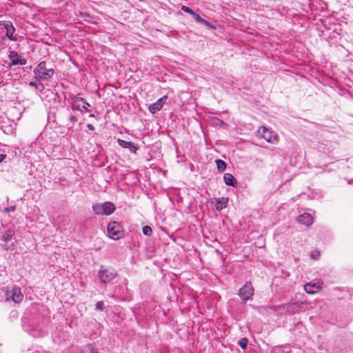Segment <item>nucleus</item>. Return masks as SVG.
<instances>
[{"mask_svg": "<svg viewBox=\"0 0 353 353\" xmlns=\"http://www.w3.org/2000/svg\"><path fill=\"white\" fill-rule=\"evenodd\" d=\"M3 292L6 299L8 301L10 300L15 303L21 302L23 299V295L21 293L19 287L16 285L8 286L1 289Z\"/></svg>", "mask_w": 353, "mask_h": 353, "instance_id": "f03ea898", "label": "nucleus"}, {"mask_svg": "<svg viewBox=\"0 0 353 353\" xmlns=\"http://www.w3.org/2000/svg\"><path fill=\"white\" fill-rule=\"evenodd\" d=\"M196 12L192 10V13L190 14V15H192V17H194L195 15H196Z\"/></svg>", "mask_w": 353, "mask_h": 353, "instance_id": "c9c22d12", "label": "nucleus"}, {"mask_svg": "<svg viewBox=\"0 0 353 353\" xmlns=\"http://www.w3.org/2000/svg\"><path fill=\"white\" fill-rule=\"evenodd\" d=\"M12 236H13V233L12 232V231L7 230L3 234L1 239L4 243H7L11 240V239L12 238Z\"/></svg>", "mask_w": 353, "mask_h": 353, "instance_id": "aec40b11", "label": "nucleus"}, {"mask_svg": "<svg viewBox=\"0 0 353 353\" xmlns=\"http://www.w3.org/2000/svg\"><path fill=\"white\" fill-rule=\"evenodd\" d=\"M68 119L72 123H75L77 121V117L74 115L70 114L68 117Z\"/></svg>", "mask_w": 353, "mask_h": 353, "instance_id": "c756f323", "label": "nucleus"}, {"mask_svg": "<svg viewBox=\"0 0 353 353\" xmlns=\"http://www.w3.org/2000/svg\"><path fill=\"white\" fill-rule=\"evenodd\" d=\"M117 276V271L110 267L101 265L98 272V278L101 283L105 284L112 281Z\"/></svg>", "mask_w": 353, "mask_h": 353, "instance_id": "20e7f679", "label": "nucleus"}, {"mask_svg": "<svg viewBox=\"0 0 353 353\" xmlns=\"http://www.w3.org/2000/svg\"><path fill=\"white\" fill-rule=\"evenodd\" d=\"M4 28L6 30V36L8 37V39L10 41H17V39L16 37L14 36V33L15 32V28L13 26L12 22L10 21H6L4 23Z\"/></svg>", "mask_w": 353, "mask_h": 353, "instance_id": "ddd939ff", "label": "nucleus"}, {"mask_svg": "<svg viewBox=\"0 0 353 353\" xmlns=\"http://www.w3.org/2000/svg\"><path fill=\"white\" fill-rule=\"evenodd\" d=\"M248 343V340L246 337L241 338L238 341V345L243 350L246 349Z\"/></svg>", "mask_w": 353, "mask_h": 353, "instance_id": "4be33fe9", "label": "nucleus"}, {"mask_svg": "<svg viewBox=\"0 0 353 353\" xmlns=\"http://www.w3.org/2000/svg\"><path fill=\"white\" fill-rule=\"evenodd\" d=\"M168 97L165 95L161 97L155 103H153L149 105V111L152 114H155L156 112L160 111L163 108V106L165 103Z\"/></svg>", "mask_w": 353, "mask_h": 353, "instance_id": "9b49d317", "label": "nucleus"}, {"mask_svg": "<svg viewBox=\"0 0 353 353\" xmlns=\"http://www.w3.org/2000/svg\"><path fill=\"white\" fill-rule=\"evenodd\" d=\"M194 19V20L197 22V23H200L201 19L203 18L201 17V16L198 14H196V15L193 17Z\"/></svg>", "mask_w": 353, "mask_h": 353, "instance_id": "7c9ffc66", "label": "nucleus"}, {"mask_svg": "<svg viewBox=\"0 0 353 353\" xmlns=\"http://www.w3.org/2000/svg\"><path fill=\"white\" fill-rule=\"evenodd\" d=\"M228 203V198L221 197L216 199L215 209L218 211L222 210L227 207Z\"/></svg>", "mask_w": 353, "mask_h": 353, "instance_id": "2eb2a0df", "label": "nucleus"}, {"mask_svg": "<svg viewBox=\"0 0 353 353\" xmlns=\"http://www.w3.org/2000/svg\"><path fill=\"white\" fill-rule=\"evenodd\" d=\"M48 319L39 312L38 306L28 308L21 319V326L24 332L33 337H41L47 334Z\"/></svg>", "mask_w": 353, "mask_h": 353, "instance_id": "f257e3e1", "label": "nucleus"}, {"mask_svg": "<svg viewBox=\"0 0 353 353\" xmlns=\"http://www.w3.org/2000/svg\"><path fill=\"white\" fill-rule=\"evenodd\" d=\"M297 221L305 225H310L313 222V218L309 213H303L297 217Z\"/></svg>", "mask_w": 353, "mask_h": 353, "instance_id": "4468645a", "label": "nucleus"}, {"mask_svg": "<svg viewBox=\"0 0 353 353\" xmlns=\"http://www.w3.org/2000/svg\"><path fill=\"white\" fill-rule=\"evenodd\" d=\"M6 157V154H0V163L2 162Z\"/></svg>", "mask_w": 353, "mask_h": 353, "instance_id": "72a5a7b5", "label": "nucleus"}, {"mask_svg": "<svg viewBox=\"0 0 353 353\" xmlns=\"http://www.w3.org/2000/svg\"><path fill=\"white\" fill-rule=\"evenodd\" d=\"M8 58L11 61V65H24L27 62L26 59L21 58L19 53L14 50L10 51Z\"/></svg>", "mask_w": 353, "mask_h": 353, "instance_id": "9d476101", "label": "nucleus"}, {"mask_svg": "<svg viewBox=\"0 0 353 353\" xmlns=\"http://www.w3.org/2000/svg\"><path fill=\"white\" fill-rule=\"evenodd\" d=\"M87 128H88L89 130H94V125H93L92 124H91V123H88V124L87 125Z\"/></svg>", "mask_w": 353, "mask_h": 353, "instance_id": "473e14b6", "label": "nucleus"}, {"mask_svg": "<svg viewBox=\"0 0 353 353\" xmlns=\"http://www.w3.org/2000/svg\"><path fill=\"white\" fill-rule=\"evenodd\" d=\"M253 293L254 289L251 282L247 281L245 285L239 289L238 294L243 301H246L251 299Z\"/></svg>", "mask_w": 353, "mask_h": 353, "instance_id": "0eeeda50", "label": "nucleus"}, {"mask_svg": "<svg viewBox=\"0 0 353 353\" xmlns=\"http://www.w3.org/2000/svg\"><path fill=\"white\" fill-rule=\"evenodd\" d=\"M117 143L121 148L128 149L131 153L135 154L137 150H139V146L132 141H127L121 139H118Z\"/></svg>", "mask_w": 353, "mask_h": 353, "instance_id": "f8f14e48", "label": "nucleus"}, {"mask_svg": "<svg viewBox=\"0 0 353 353\" xmlns=\"http://www.w3.org/2000/svg\"><path fill=\"white\" fill-rule=\"evenodd\" d=\"M67 337V334L65 332L59 333L57 336L55 335V333L52 334V339L54 343L60 344L63 341H65Z\"/></svg>", "mask_w": 353, "mask_h": 353, "instance_id": "6ab92c4d", "label": "nucleus"}, {"mask_svg": "<svg viewBox=\"0 0 353 353\" xmlns=\"http://www.w3.org/2000/svg\"><path fill=\"white\" fill-rule=\"evenodd\" d=\"M15 210H16V205H11V206L5 208L4 212H14Z\"/></svg>", "mask_w": 353, "mask_h": 353, "instance_id": "bb28decb", "label": "nucleus"}, {"mask_svg": "<svg viewBox=\"0 0 353 353\" xmlns=\"http://www.w3.org/2000/svg\"><path fill=\"white\" fill-rule=\"evenodd\" d=\"M216 164L217 169L221 172L224 171L226 168V163L221 159H216Z\"/></svg>", "mask_w": 353, "mask_h": 353, "instance_id": "412c9836", "label": "nucleus"}, {"mask_svg": "<svg viewBox=\"0 0 353 353\" xmlns=\"http://www.w3.org/2000/svg\"><path fill=\"white\" fill-rule=\"evenodd\" d=\"M92 208L97 215H110L116 209L114 203L108 201L103 203H94L92 205Z\"/></svg>", "mask_w": 353, "mask_h": 353, "instance_id": "423d86ee", "label": "nucleus"}, {"mask_svg": "<svg viewBox=\"0 0 353 353\" xmlns=\"http://www.w3.org/2000/svg\"><path fill=\"white\" fill-rule=\"evenodd\" d=\"M10 317L16 319L17 317V312L16 310H12L10 314Z\"/></svg>", "mask_w": 353, "mask_h": 353, "instance_id": "2f4dec72", "label": "nucleus"}, {"mask_svg": "<svg viewBox=\"0 0 353 353\" xmlns=\"http://www.w3.org/2000/svg\"><path fill=\"white\" fill-rule=\"evenodd\" d=\"M81 15H83V14H84V15H88V14H86V13H84V14L81 13Z\"/></svg>", "mask_w": 353, "mask_h": 353, "instance_id": "e433bc0d", "label": "nucleus"}, {"mask_svg": "<svg viewBox=\"0 0 353 353\" xmlns=\"http://www.w3.org/2000/svg\"><path fill=\"white\" fill-rule=\"evenodd\" d=\"M108 236L113 240H119L124 236V230L121 224L117 221H112L108 225Z\"/></svg>", "mask_w": 353, "mask_h": 353, "instance_id": "39448f33", "label": "nucleus"}, {"mask_svg": "<svg viewBox=\"0 0 353 353\" xmlns=\"http://www.w3.org/2000/svg\"><path fill=\"white\" fill-rule=\"evenodd\" d=\"M216 124L219 123L220 125H225V123H224V121H223L222 120H220L219 119H216Z\"/></svg>", "mask_w": 353, "mask_h": 353, "instance_id": "f704fd0d", "label": "nucleus"}, {"mask_svg": "<svg viewBox=\"0 0 353 353\" xmlns=\"http://www.w3.org/2000/svg\"><path fill=\"white\" fill-rule=\"evenodd\" d=\"M29 85L30 86L34 87L39 92H41L44 89V85L41 83H39V84H37L33 81H31V82H30Z\"/></svg>", "mask_w": 353, "mask_h": 353, "instance_id": "b1692460", "label": "nucleus"}, {"mask_svg": "<svg viewBox=\"0 0 353 353\" xmlns=\"http://www.w3.org/2000/svg\"><path fill=\"white\" fill-rule=\"evenodd\" d=\"M304 290L306 293L310 294H314L317 293L320 290V286L316 284L307 283L304 286Z\"/></svg>", "mask_w": 353, "mask_h": 353, "instance_id": "dca6fc26", "label": "nucleus"}, {"mask_svg": "<svg viewBox=\"0 0 353 353\" xmlns=\"http://www.w3.org/2000/svg\"><path fill=\"white\" fill-rule=\"evenodd\" d=\"M79 353H99L98 350L91 344H86L79 350Z\"/></svg>", "mask_w": 353, "mask_h": 353, "instance_id": "a211bd4d", "label": "nucleus"}, {"mask_svg": "<svg viewBox=\"0 0 353 353\" xmlns=\"http://www.w3.org/2000/svg\"><path fill=\"white\" fill-rule=\"evenodd\" d=\"M34 74L38 79L48 80L54 75V70L52 68H48L46 61H41L34 68Z\"/></svg>", "mask_w": 353, "mask_h": 353, "instance_id": "7ed1b4c3", "label": "nucleus"}, {"mask_svg": "<svg viewBox=\"0 0 353 353\" xmlns=\"http://www.w3.org/2000/svg\"><path fill=\"white\" fill-rule=\"evenodd\" d=\"M181 10L188 14H191L192 12V10L187 6H183L181 8Z\"/></svg>", "mask_w": 353, "mask_h": 353, "instance_id": "cd10ccee", "label": "nucleus"}, {"mask_svg": "<svg viewBox=\"0 0 353 353\" xmlns=\"http://www.w3.org/2000/svg\"><path fill=\"white\" fill-rule=\"evenodd\" d=\"M95 309L97 311H103L104 309V303L103 301H99L95 304Z\"/></svg>", "mask_w": 353, "mask_h": 353, "instance_id": "a878e982", "label": "nucleus"}, {"mask_svg": "<svg viewBox=\"0 0 353 353\" xmlns=\"http://www.w3.org/2000/svg\"><path fill=\"white\" fill-rule=\"evenodd\" d=\"M199 23L204 25L205 26L208 27L209 29H211V30L216 29L215 26H214L213 24H212L211 23H210L209 21H206L204 19H202Z\"/></svg>", "mask_w": 353, "mask_h": 353, "instance_id": "393cba45", "label": "nucleus"}, {"mask_svg": "<svg viewBox=\"0 0 353 353\" xmlns=\"http://www.w3.org/2000/svg\"><path fill=\"white\" fill-rule=\"evenodd\" d=\"M223 180L226 185L234 187L236 184V180L232 174L225 173L223 176Z\"/></svg>", "mask_w": 353, "mask_h": 353, "instance_id": "f3484780", "label": "nucleus"}, {"mask_svg": "<svg viewBox=\"0 0 353 353\" xmlns=\"http://www.w3.org/2000/svg\"><path fill=\"white\" fill-rule=\"evenodd\" d=\"M258 133L260 137L263 138L267 142L274 143L277 138L276 134H273L272 132L268 130L266 127L262 126L259 130Z\"/></svg>", "mask_w": 353, "mask_h": 353, "instance_id": "1a4fd4ad", "label": "nucleus"}, {"mask_svg": "<svg viewBox=\"0 0 353 353\" xmlns=\"http://www.w3.org/2000/svg\"><path fill=\"white\" fill-rule=\"evenodd\" d=\"M90 105L85 101L82 97H74L71 102V108L73 110L82 111V110H88V108Z\"/></svg>", "mask_w": 353, "mask_h": 353, "instance_id": "6e6552de", "label": "nucleus"}, {"mask_svg": "<svg viewBox=\"0 0 353 353\" xmlns=\"http://www.w3.org/2000/svg\"><path fill=\"white\" fill-rule=\"evenodd\" d=\"M320 254L317 251L312 252L311 254V258L314 259H317L319 256Z\"/></svg>", "mask_w": 353, "mask_h": 353, "instance_id": "c85d7f7f", "label": "nucleus"}, {"mask_svg": "<svg viewBox=\"0 0 353 353\" xmlns=\"http://www.w3.org/2000/svg\"><path fill=\"white\" fill-rule=\"evenodd\" d=\"M143 234L147 236H150L152 234V230L149 225H145L142 229Z\"/></svg>", "mask_w": 353, "mask_h": 353, "instance_id": "5701e85b", "label": "nucleus"}]
</instances>
